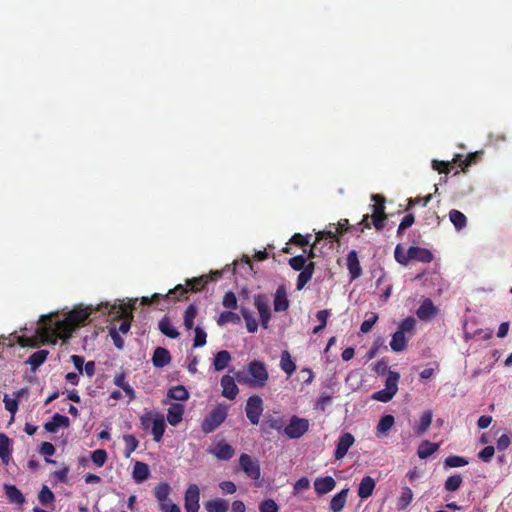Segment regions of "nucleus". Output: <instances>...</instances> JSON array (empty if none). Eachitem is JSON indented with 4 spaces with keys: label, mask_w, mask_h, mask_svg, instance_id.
<instances>
[{
    "label": "nucleus",
    "mask_w": 512,
    "mask_h": 512,
    "mask_svg": "<svg viewBox=\"0 0 512 512\" xmlns=\"http://www.w3.org/2000/svg\"><path fill=\"white\" fill-rule=\"evenodd\" d=\"M101 308L102 306L93 308L92 305L86 307L80 305L69 311L62 320H54L50 316L41 329V342L56 344L59 339L68 340L74 331L89 323V317L94 311Z\"/></svg>",
    "instance_id": "1"
},
{
    "label": "nucleus",
    "mask_w": 512,
    "mask_h": 512,
    "mask_svg": "<svg viewBox=\"0 0 512 512\" xmlns=\"http://www.w3.org/2000/svg\"><path fill=\"white\" fill-rule=\"evenodd\" d=\"M235 379L250 388H263L269 379L267 366L262 361L252 360L248 363L246 370L235 373Z\"/></svg>",
    "instance_id": "2"
},
{
    "label": "nucleus",
    "mask_w": 512,
    "mask_h": 512,
    "mask_svg": "<svg viewBox=\"0 0 512 512\" xmlns=\"http://www.w3.org/2000/svg\"><path fill=\"white\" fill-rule=\"evenodd\" d=\"M135 302L136 300L132 303L121 302L113 305H109L108 303L105 304L104 307L108 310V314L111 315L114 320H121L119 326L116 327L118 333L126 334L130 330L131 322L133 320L132 311L135 308Z\"/></svg>",
    "instance_id": "3"
},
{
    "label": "nucleus",
    "mask_w": 512,
    "mask_h": 512,
    "mask_svg": "<svg viewBox=\"0 0 512 512\" xmlns=\"http://www.w3.org/2000/svg\"><path fill=\"white\" fill-rule=\"evenodd\" d=\"M221 275H222L221 271H213V272H211L210 277H208V276L194 277V278L186 281V287L179 284L175 288L170 289L169 292L167 294H165V297L173 298V301L179 300L180 296H183L188 291L198 292V291L203 290L209 280L217 279Z\"/></svg>",
    "instance_id": "4"
},
{
    "label": "nucleus",
    "mask_w": 512,
    "mask_h": 512,
    "mask_svg": "<svg viewBox=\"0 0 512 512\" xmlns=\"http://www.w3.org/2000/svg\"><path fill=\"white\" fill-rule=\"evenodd\" d=\"M228 407L224 404H218L203 419L201 430L205 434L214 432L227 418Z\"/></svg>",
    "instance_id": "5"
},
{
    "label": "nucleus",
    "mask_w": 512,
    "mask_h": 512,
    "mask_svg": "<svg viewBox=\"0 0 512 512\" xmlns=\"http://www.w3.org/2000/svg\"><path fill=\"white\" fill-rule=\"evenodd\" d=\"M416 324V320L413 317H407L404 319L398 327V330L392 335L390 341V347L394 352H402L407 347L406 333H411Z\"/></svg>",
    "instance_id": "6"
},
{
    "label": "nucleus",
    "mask_w": 512,
    "mask_h": 512,
    "mask_svg": "<svg viewBox=\"0 0 512 512\" xmlns=\"http://www.w3.org/2000/svg\"><path fill=\"white\" fill-rule=\"evenodd\" d=\"M309 429V421L293 415L284 428V435L289 439L301 438Z\"/></svg>",
    "instance_id": "7"
},
{
    "label": "nucleus",
    "mask_w": 512,
    "mask_h": 512,
    "mask_svg": "<svg viewBox=\"0 0 512 512\" xmlns=\"http://www.w3.org/2000/svg\"><path fill=\"white\" fill-rule=\"evenodd\" d=\"M263 400L258 395L250 396L246 401L245 412L248 420L253 425H258L263 413Z\"/></svg>",
    "instance_id": "8"
},
{
    "label": "nucleus",
    "mask_w": 512,
    "mask_h": 512,
    "mask_svg": "<svg viewBox=\"0 0 512 512\" xmlns=\"http://www.w3.org/2000/svg\"><path fill=\"white\" fill-rule=\"evenodd\" d=\"M254 306L258 310L260 315L261 325L264 329H267L271 319V310L269 306V298L266 294H256L253 297Z\"/></svg>",
    "instance_id": "9"
},
{
    "label": "nucleus",
    "mask_w": 512,
    "mask_h": 512,
    "mask_svg": "<svg viewBox=\"0 0 512 512\" xmlns=\"http://www.w3.org/2000/svg\"><path fill=\"white\" fill-rule=\"evenodd\" d=\"M239 465L243 472L251 479L258 480L261 476L260 465L257 460L252 459L248 454H241L239 457Z\"/></svg>",
    "instance_id": "10"
},
{
    "label": "nucleus",
    "mask_w": 512,
    "mask_h": 512,
    "mask_svg": "<svg viewBox=\"0 0 512 512\" xmlns=\"http://www.w3.org/2000/svg\"><path fill=\"white\" fill-rule=\"evenodd\" d=\"M200 500V489L196 484H190L184 495V507L187 512H198Z\"/></svg>",
    "instance_id": "11"
},
{
    "label": "nucleus",
    "mask_w": 512,
    "mask_h": 512,
    "mask_svg": "<svg viewBox=\"0 0 512 512\" xmlns=\"http://www.w3.org/2000/svg\"><path fill=\"white\" fill-rule=\"evenodd\" d=\"M207 451L209 454L214 455L218 460L223 461L231 459L235 454L234 448L223 440L217 442L213 446H210Z\"/></svg>",
    "instance_id": "12"
},
{
    "label": "nucleus",
    "mask_w": 512,
    "mask_h": 512,
    "mask_svg": "<svg viewBox=\"0 0 512 512\" xmlns=\"http://www.w3.org/2000/svg\"><path fill=\"white\" fill-rule=\"evenodd\" d=\"M395 260L401 265H408L410 261L416 259V246L411 245L408 249L399 243L395 247L394 251Z\"/></svg>",
    "instance_id": "13"
},
{
    "label": "nucleus",
    "mask_w": 512,
    "mask_h": 512,
    "mask_svg": "<svg viewBox=\"0 0 512 512\" xmlns=\"http://www.w3.org/2000/svg\"><path fill=\"white\" fill-rule=\"evenodd\" d=\"M290 306L285 285H279L274 293L273 307L275 312H285Z\"/></svg>",
    "instance_id": "14"
},
{
    "label": "nucleus",
    "mask_w": 512,
    "mask_h": 512,
    "mask_svg": "<svg viewBox=\"0 0 512 512\" xmlns=\"http://www.w3.org/2000/svg\"><path fill=\"white\" fill-rule=\"evenodd\" d=\"M285 419L283 416H272L267 415L261 424V431L264 433H269L271 430H275L277 432H283L285 428Z\"/></svg>",
    "instance_id": "15"
},
{
    "label": "nucleus",
    "mask_w": 512,
    "mask_h": 512,
    "mask_svg": "<svg viewBox=\"0 0 512 512\" xmlns=\"http://www.w3.org/2000/svg\"><path fill=\"white\" fill-rule=\"evenodd\" d=\"M355 438L354 436L349 433H343L337 442L336 450L334 453V457L336 460L342 459L350 449V447L354 444Z\"/></svg>",
    "instance_id": "16"
},
{
    "label": "nucleus",
    "mask_w": 512,
    "mask_h": 512,
    "mask_svg": "<svg viewBox=\"0 0 512 512\" xmlns=\"http://www.w3.org/2000/svg\"><path fill=\"white\" fill-rule=\"evenodd\" d=\"M438 312V307L435 306L430 299L426 298L421 302L420 306L418 307V320L429 321L432 318L436 317Z\"/></svg>",
    "instance_id": "17"
},
{
    "label": "nucleus",
    "mask_w": 512,
    "mask_h": 512,
    "mask_svg": "<svg viewBox=\"0 0 512 512\" xmlns=\"http://www.w3.org/2000/svg\"><path fill=\"white\" fill-rule=\"evenodd\" d=\"M346 260L351 281L358 279L362 275V268L358 259L357 251H349Z\"/></svg>",
    "instance_id": "18"
},
{
    "label": "nucleus",
    "mask_w": 512,
    "mask_h": 512,
    "mask_svg": "<svg viewBox=\"0 0 512 512\" xmlns=\"http://www.w3.org/2000/svg\"><path fill=\"white\" fill-rule=\"evenodd\" d=\"M222 395L227 399L233 400L239 393V389L235 383V379L230 375H224L221 378Z\"/></svg>",
    "instance_id": "19"
},
{
    "label": "nucleus",
    "mask_w": 512,
    "mask_h": 512,
    "mask_svg": "<svg viewBox=\"0 0 512 512\" xmlns=\"http://www.w3.org/2000/svg\"><path fill=\"white\" fill-rule=\"evenodd\" d=\"M335 486L336 482L331 476L318 477L314 481V489L318 495L329 493L335 488Z\"/></svg>",
    "instance_id": "20"
},
{
    "label": "nucleus",
    "mask_w": 512,
    "mask_h": 512,
    "mask_svg": "<svg viewBox=\"0 0 512 512\" xmlns=\"http://www.w3.org/2000/svg\"><path fill=\"white\" fill-rule=\"evenodd\" d=\"M70 420L67 416L55 413L52 420L44 424V428L47 432L55 433L60 427H69Z\"/></svg>",
    "instance_id": "21"
},
{
    "label": "nucleus",
    "mask_w": 512,
    "mask_h": 512,
    "mask_svg": "<svg viewBox=\"0 0 512 512\" xmlns=\"http://www.w3.org/2000/svg\"><path fill=\"white\" fill-rule=\"evenodd\" d=\"M113 383L125 392L126 396L129 398V400L135 399V397H136L135 390L132 388V386L126 380L125 372L121 371V372L116 373L113 378Z\"/></svg>",
    "instance_id": "22"
},
{
    "label": "nucleus",
    "mask_w": 512,
    "mask_h": 512,
    "mask_svg": "<svg viewBox=\"0 0 512 512\" xmlns=\"http://www.w3.org/2000/svg\"><path fill=\"white\" fill-rule=\"evenodd\" d=\"M171 362L170 352L163 347H157L152 356V363L157 368H163Z\"/></svg>",
    "instance_id": "23"
},
{
    "label": "nucleus",
    "mask_w": 512,
    "mask_h": 512,
    "mask_svg": "<svg viewBox=\"0 0 512 512\" xmlns=\"http://www.w3.org/2000/svg\"><path fill=\"white\" fill-rule=\"evenodd\" d=\"M375 480L370 476H365L362 478L361 482L358 486V496L361 499H367L373 494V491L375 489Z\"/></svg>",
    "instance_id": "24"
},
{
    "label": "nucleus",
    "mask_w": 512,
    "mask_h": 512,
    "mask_svg": "<svg viewBox=\"0 0 512 512\" xmlns=\"http://www.w3.org/2000/svg\"><path fill=\"white\" fill-rule=\"evenodd\" d=\"M166 424L163 415L156 413L151 427L153 439L155 442H160L165 433Z\"/></svg>",
    "instance_id": "25"
},
{
    "label": "nucleus",
    "mask_w": 512,
    "mask_h": 512,
    "mask_svg": "<svg viewBox=\"0 0 512 512\" xmlns=\"http://www.w3.org/2000/svg\"><path fill=\"white\" fill-rule=\"evenodd\" d=\"M315 267V263L311 261L307 264V268L300 271V274L297 277L296 284V289L298 291L302 290L306 286V284L312 279Z\"/></svg>",
    "instance_id": "26"
},
{
    "label": "nucleus",
    "mask_w": 512,
    "mask_h": 512,
    "mask_svg": "<svg viewBox=\"0 0 512 512\" xmlns=\"http://www.w3.org/2000/svg\"><path fill=\"white\" fill-rule=\"evenodd\" d=\"M184 414V407L182 404L173 403L168 408L167 421L170 425L176 426L182 421Z\"/></svg>",
    "instance_id": "27"
},
{
    "label": "nucleus",
    "mask_w": 512,
    "mask_h": 512,
    "mask_svg": "<svg viewBox=\"0 0 512 512\" xmlns=\"http://www.w3.org/2000/svg\"><path fill=\"white\" fill-rule=\"evenodd\" d=\"M349 489H342L340 492L335 494L330 501V509L332 512H341L347 502Z\"/></svg>",
    "instance_id": "28"
},
{
    "label": "nucleus",
    "mask_w": 512,
    "mask_h": 512,
    "mask_svg": "<svg viewBox=\"0 0 512 512\" xmlns=\"http://www.w3.org/2000/svg\"><path fill=\"white\" fill-rule=\"evenodd\" d=\"M158 328L162 334H164L165 336H167L171 339H176L180 335L178 330L173 326L171 320L166 316H164L159 321Z\"/></svg>",
    "instance_id": "29"
},
{
    "label": "nucleus",
    "mask_w": 512,
    "mask_h": 512,
    "mask_svg": "<svg viewBox=\"0 0 512 512\" xmlns=\"http://www.w3.org/2000/svg\"><path fill=\"white\" fill-rule=\"evenodd\" d=\"M150 475V470L148 464L144 462L137 461L134 464L132 476L134 480L138 483H141L148 479Z\"/></svg>",
    "instance_id": "30"
},
{
    "label": "nucleus",
    "mask_w": 512,
    "mask_h": 512,
    "mask_svg": "<svg viewBox=\"0 0 512 512\" xmlns=\"http://www.w3.org/2000/svg\"><path fill=\"white\" fill-rule=\"evenodd\" d=\"M48 355V350H38L29 356L26 360V364L30 365L31 369L35 371L46 361Z\"/></svg>",
    "instance_id": "31"
},
{
    "label": "nucleus",
    "mask_w": 512,
    "mask_h": 512,
    "mask_svg": "<svg viewBox=\"0 0 512 512\" xmlns=\"http://www.w3.org/2000/svg\"><path fill=\"white\" fill-rule=\"evenodd\" d=\"M207 512H227L228 501L223 498H215L205 502L204 504Z\"/></svg>",
    "instance_id": "32"
},
{
    "label": "nucleus",
    "mask_w": 512,
    "mask_h": 512,
    "mask_svg": "<svg viewBox=\"0 0 512 512\" xmlns=\"http://www.w3.org/2000/svg\"><path fill=\"white\" fill-rule=\"evenodd\" d=\"M231 361V355L226 350L219 351L213 361V366L216 371H222L224 370Z\"/></svg>",
    "instance_id": "33"
},
{
    "label": "nucleus",
    "mask_w": 512,
    "mask_h": 512,
    "mask_svg": "<svg viewBox=\"0 0 512 512\" xmlns=\"http://www.w3.org/2000/svg\"><path fill=\"white\" fill-rule=\"evenodd\" d=\"M171 492V487L167 482H161L154 488V496L157 499V501L160 503H168V496Z\"/></svg>",
    "instance_id": "34"
},
{
    "label": "nucleus",
    "mask_w": 512,
    "mask_h": 512,
    "mask_svg": "<svg viewBox=\"0 0 512 512\" xmlns=\"http://www.w3.org/2000/svg\"><path fill=\"white\" fill-rule=\"evenodd\" d=\"M5 493L10 502L15 504H23L25 502V497L21 493V491L14 485H5L4 486Z\"/></svg>",
    "instance_id": "35"
},
{
    "label": "nucleus",
    "mask_w": 512,
    "mask_h": 512,
    "mask_svg": "<svg viewBox=\"0 0 512 512\" xmlns=\"http://www.w3.org/2000/svg\"><path fill=\"white\" fill-rule=\"evenodd\" d=\"M24 389L14 392L15 398H10L7 394L4 395L3 402L6 410H8L12 417L18 410V399L23 395Z\"/></svg>",
    "instance_id": "36"
},
{
    "label": "nucleus",
    "mask_w": 512,
    "mask_h": 512,
    "mask_svg": "<svg viewBox=\"0 0 512 512\" xmlns=\"http://www.w3.org/2000/svg\"><path fill=\"white\" fill-rule=\"evenodd\" d=\"M240 312L243 319L245 320L248 332L255 333L258 330V322L254 318L252 312L246 307H241Z\"/></svg>",
    "instance_id": "37"
},
{
    "label": "nucleus",
    "mask_w": 512,
    "mask_h": 512,
    "mask_svg": "<svg viewBox=\"0 0 512 512\" xmlns=\"http://www.w3.org/2000/svg\"><path fill=\"white\" fill-rule=\"evenodd\" d=\"M280 367L288 376L292 375L296 370V365L291 359V356L288 351L282 352L280 359Z\"/></svg>",
    "instance_id": "38"
},
{
    "label": "nucleus",
    "mask_w": 512,
    "mask_h": 512,
    "mask_svg": "<svg viewBox=\"0 0 512 512\" xmlns=\"http://www.w3.org/2000/svg\"><path fill=\"white\" fill-rule=\"evenodd\" d=\"M439 448V444L429 442V441H423L418 446V457L419 458H427L430 455H432L434 452H436Z\"/></svg>",
    "instance_id": "39"
},
{
    "label": "nucleus",
    "mask_w": 512,
    "mask_h": 512,
    "mask_svg": "<svg viewBox=\"0 0 512 512\" xmlns=\"http://www.w3.org/2000/svg\"><path fill=\"white\" fill-rule=\"evenodd\" d=\"M167 396L174 400L185 401L189 398V393L183 385H177L168 390Z\"/></svg>",
    "instance_id": "40"
},
{
    "label": "nucleus",
    "mask_w": 512,
    "mask_h": 512,
    "mask_svg": "<svg viewBox=\"0 0 512 512\" xmlns=\"http://www.w3.org/2000/svg\"><path fill=\"white\" fill-rule=\"evenodd\" d=\"M198 309L196 305L190 304L184 312V326L187 330H191L194 326V320L197 316Z\"/></svg>",
    "instance_id": "41"
},
{
    "label": "nucleus",
    "mask_w": 512,
    "mask_h": 512,
    "mask_svg": "<svg viewBox=\"0 0 512 512\" xmlns=\"http://www.w3.org/2000/svg\"><path fill=\"white\" fill-rule=\"evenodd\" d=\"M240 321V316L237 313L232 311H225L219 315L217 319V324L219 326H224L227 323L239 324Z\"/></svg>",
    "instance_id": "42"
},
{
    "label": "nucleus",
    "mask_w": 512,
    "mask_h": 512,
    "mask_svg": "<svg viewBox=\"0 0 512 512\" xmlns=\"http://www.w3.org/2000/svg\"><path fill=\"white\" fill-rule=\"evenodd\" d=\"M413 499V492L409 487L402 488L400 497L397 500V508L399 510L405 509Z\"/></svg>",
    "instance_id": "43"
},
{
    "label": "nucleus",
    "mask_w": 512,
    "mask_h": 512,
    "mask_svg": "<svg viewBox=\"0 0 512 512\" xmlns=\"http://www.w3.org/2000/svg\"><path fill=\"white\" fill-rule=\"evenodd\" d=\"M449 218L457 230H460L466 226V216L458 210H451L449 212Z\"/></svg>",
    "instance_id": "44"
},
{
    "label": "nucleus",
    "mask_w": 512,
    "mask_h": 512,
    "mask_svg": "<svg viewBox=\"0 0 512 512\" xmlns=\"http://www.w3.org/2000/svg\"><path fill=\"white\" fill-rule=\"evenodd\" d=\"M399 378L400 376L397 372L389 371L385 381V389L389 390L395 395L398 390Z\"/></svg>",
    "instance_id": "45"
},
{
    "label": "nucleus",
    "mask_w": 512,
    "mask_h": 512,
    "mask_svg": "<svg viewBox=\"0 0 512 512\" xmlns=\"http://www.w3.org/2000/svg\"><path fill=\"white\" fill-rule=\"evenodd\" d=\"M374 204L371 206L372 214L386 215L385 213V198L382 195L374 194L371 197Z\"/></svg>",
    "instance_id": "46"
},
{
    "label": "nucleus",
    "mask_w": 512,
    "mask_h": 512,
    "mask_svg": "<svg viewBox=\"0 0 512 512\" xmlns=\"http://www.w3.org/2000/svg\"><path fill=\"white\" fill-rule=\"evenodd\" d=\"M38 499L42 505L47 506L54 502L55 496L48 486L43 485L39 492Z\"/></svg>",
    "instance_id": "47"
},
{
    "label": "nucleus",
    "mask_w": 512,
    "mask_h": 512,
    "mask_svg": "<svg viewBox=\"0 0 512 512\" xmlns=\"http://www.w3.org/2000/svg\"><path fill=\"white\" fill-rule=\"evenodd\" d=\"M123 440L125 442V456L129 457L137 449L139 442L134 435H124Z\"/></svg>",
    "instance_id": "48"
},
{
    "label": "nucleus",
    "mask_w": 512,
    "mask_h": 512,
    "mask_svg": "<svg viewBox=\"0 0 512 512\" xmlns=\"http://www.w3.org/2000/svg\"><path fill=\"white\" fill-rule=\"evenodd\" d=\"M394 417L392 415H385L381 417L377 425V431L379 433H385L389 431L394 425Z\"/></svg>",
    "instance_id": "49"
},
{
    "label": "nucleus",
    "mask_w": 512,
    "mask_h": 512,
    "mask_svg": "<svg viewBox=\"0 0 512 512\" xmlns=\"http://www.w3.org/2000/svg\"><path fill=\"white\" fill-rule=\"evenodd\" d=\"M290 267L295 271H301L307 268L306 258L303 255H297L288 260Z\"/></svg>",
    "instance_id": "50"
},
{
    "label": "nucleus",
    "mask_w": 512,
    "mask_h": 512,
    "mask_svg": "<svg viewBox=\"0 0 512 512\" xmlns=\"http://www.w3.org/2000/svg\"><path fill=\"white\" fill-rule=\"evenodd\" d=\"M91 460L97 467H102L107 460L106 451L103 449H97L93 451L91 455Z\"/></svg>",
    "instance_id": "51"
},
{
    "label": "nucleus",
    "mask_w": 512,
    "mask_h": 512,
    "mask_svg": "<svg viewBox=\"0 0 512 512\" xmlns=\"http://www.w3.org/2000/svg\"><path fill=\"white\" fill-rule=\"evenodd\" d=\"M432 421V411L428 410L423 412L420 418V422L418 423V433L425 432L427 428L430 426Z\"/></svg>",
    "instance_id": "52"
},
{
    "label": "nucleus",
    "mask_w": 512,
    "mask_h": 512,
    "mask_svg": "<svg viewBox=\"0 0 512 512\" xmlns=\"http://www.w3.org/2000/svg\"><path fill=\"white\" fill-rule=\"evenodd\" d=\"M462 481L463 479L460 475L450 476L445 482V489L448 491H456L460 487Z\"/></svg>",
    "instance_id": "53"
},
{
    "label": "nucleus",
    "mask_w": 512,
    "mask_h": 512,
    "mask_svg": "<svg viewBox=\"0 0 512 512\" xmlns=\"http://www.w3.org/2000/svg\"><path fill=\"white\" fill-rule=\"evenodd\" d=\"M194 332H195V337H194L193 346L195 348L203 347L206 344V338H207L206 332L200 327H196L194 329Z\"/></svg>",
    "instance_id": "54"
},
{
    "label": "nucleus",
    "mask_w": 512,
    "mask_h": 512,
    "mask_svg": "<svg viewBox=\"0 0 512 512\" xmlns=\"http://www.w3.org/2000/svg\"><path fill=\"white\" fill-rule=\"evenodd\" d=\"M444 463L448 467L455 468V467H462V466L467 465L468 461L463 457L453 455V456H448L445 459Z\"/></svg>",
    "instance_id": "55"
},
{
    "label": "nucleus",
    "mask_w": 512,
    "mask_h": 512,
    "mask_svg": "<svg viewBox=\"0 0 512 512\" xmlns=\"http://www.w3.org/2000/svg\"><path fill=\"white\" fill-rule=\"evenodd\" d=\"M222 305L227 309H236L237 308V298L234 292L228 291L225 293Z\"/></svg>",
    "instance_id": "56"
},
{
    "label": "nucleus",
    "mask_w": 512,
    "mask_h": 512,
    "mask_svg": "<svg viewBox=\"0 0 512 512\" xmlns=\"http://www.w3.org/2000/svg\"><path fill=\"white\" fill-rule=\"evenodd\" d=\"M260 512H278L279 507L273 499H265L259 504Z\"/></svg>",
    "instance_id": "57"
},
{
    "label": "nucleus",
    "mask_w": 512,
    "mask_h": 512,
    "mask_svg": "<svg viewBox=\"0 0 512 512\" xmlns=\"http://www.w3.org/2000/svg\"><path fill=\"white\" fill-rule=\"evenodd\" d=\"M370 216L368 214L364 215L362 220L356 224L351 225L350 231H356L359 233H363L365 229L371 228V223L369 222Z\"/></svg>",
    "instance_id": "58"
},
{
    "label": "nucleus",
    "mask_w": 512,
    "mask_h": 512,
    "mask_svg": "<svg viewBox=\"0 0 512 512\" xmlns=\"http://www.w3.org/2000/svg\"><path fill=\"white\" fill-rule=\"evenodd\" d=\"M350 227L351 225L348 219H341L337 224H329V228H334L338 236L350 231Z\"/></svg>",
    "instance_id": "59"
},
{
    "label": "nucleus",
    "mask_w": 512,
    "mask_h": 512,
    "mask_svg": "<svg viewBox=\"0 0 512 512\" xmlns=\"http://www.w3.org/2000/svg\"><path fill=\"white\" fill-rule=\"evenodd\" d=\"M394 394L387 389H381L372 395V399L380 402H388L393 398Z\"/></svg>",
    "instance_id": "60"
},
{
    "label": "nucleus",
    "mask_w": 512,
    "mask_h": 512,
    "mask_svg": "<svg viewBox=\"0 0 512 512\" xmlns=\"http://www.w3.org/2000/svg\"><path fill=\"white\" fill-rule=\"evenodd\" d=\"M109 335L111 336L112 340H113V343L114 345L118 348V349H122L124 347V340L123 338L120 336V334L118 333V330L116 329V326L115 325H112L110 328H109Z\"/></svg>",
    "instance_id": "61"
},
{
    "label": "nucleus",
    "mask_w": 512,
    "mask_h": 512,
    "mask_svg": "<svg viewBox=\"0 0 512 512\" xmlns=\"http://www.w3.org/2000/svg\"><path fill=\"white\" fill-rule=\"evenodd\" d=\"M377 320H378V315L376 313H372V315L369 319H366L362 322V324L360 326V331L362 333L370 332L371 329L373 328V326L375 325V323L377 322Z\"/></svg>",
    "instance_id": "62"
},
{
    "label": "nucleus",
    "mask_w": 512,
    "mask_h": 512,
    "mask_svg": "<svg viewBox=\"0 0 512 512\" xmlns=\"http://www.w3.org/2000/svg\"><path fill=\"white\" fill-rule=\"evenodd\" d=\"M415 221L414 215L412 213H409L405 215L400 222V225L398 227L397 234L400 235L405 229L411 227Z\"/></svg>",
    "instance_id": "63"
},
{
    "label": "nucleus",
    "mask_w": 512,
    "mask_h": 512,
    "mask_svg": "<svg viewBox=\"0 0 512 512\" xmlns=\"http://www.w3.org/2000/svg\"><path fill=\"white\" fill-rule=\"evenodd\" d=\"M310 236H311L310 234L303 236L300 233H296L290 238L289 243L298 245V246H305V245L309 244Z\"/></svg>",
    "instance_id": "64"
}]
</instances>
